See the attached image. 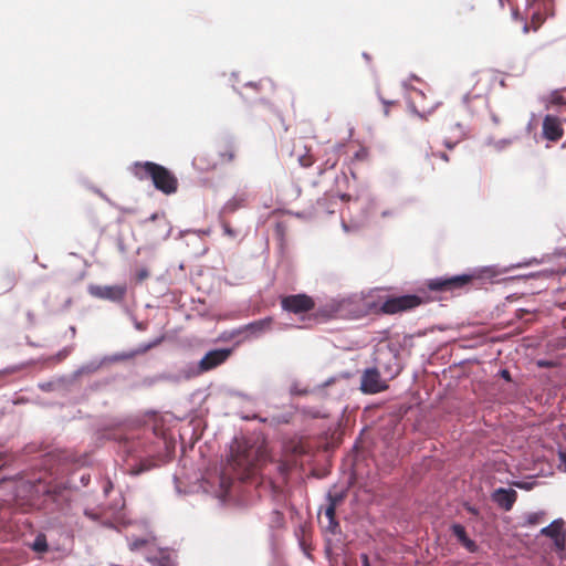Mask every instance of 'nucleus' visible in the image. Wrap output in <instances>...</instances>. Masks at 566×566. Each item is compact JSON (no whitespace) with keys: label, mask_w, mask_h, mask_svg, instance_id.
I'll list each match as a JSON object with an SVG mask.
<instances>
[{"label":"nucleus","mask_w":566,"mask_h":566,"mask_svg":"<svg viewBox=\"0 0 566 566\" xmlns=\"http://www.w3.org/2000/svg\"><path fill=\"white\" fill-rule=\"evenodd\" d=\"M384 103V113L387 116L389 113V106L396 105V102H382Z\"/></svg>","instance_id":"2f4dec72"},{"label":"nucleus","mask_w":566,"mask_h":566,"mask_svg":"<svg viewBox=\"0 0 566 566\" xmlns=\"http://www.w3.org/2000/svg\"><path fill=\"white\" fill-rule=\"evenodd\" d=\"M222 229H223V233L227 237H229V238H235L237 237V231L233 228H231L229 222H223L222 223Z\"/></svg>","instance_id":"c85d7f7f"},{"label":"nucleus","mask_w":566,"mask_h":566,"mask_svg":"<svg viewBox=\"0 0 566 566\" xmlns=\"http://www.w3.org/2000/svg\"><path fill=\"white\" fill-rule=\"evenodd\" d=\"M157 566H176V565H175V563L168 556H163L158 560V565Z\"/></svg>","instance_id":"7c9ffc66"},{"label":"nucleus","mask_w":566,"mask_h":566,"mask_svg":"<svg viewBox=\"0 0 566 566\" xmlns=\"http://www.w3.org/2000/svg\"><path fill=\"white\" fill-rule=\"evenodd\" d=\"M88 292L92 296L112 302H120L124 300L127 287L125 284L118 285H90Z\"/></svg>","instance_id":"0eeeda50"},{"label":"nucleus","mask_w":566,"mask_h":566,"mask_svg":"<svg viewBox=\"0 0 566 566\" xmlns=\"http://www.w3.org/2000/svg\"><path fill=\"white\" fill-rule=\"evenodd\" d=\"M329 504L325 510V515L328 518V530L335 534L338 527V522L336 521V506L343 500L342 495H328Z\"/></svg>","instance_id":"4468645a"},{"label":"nucleus","mask_w":566,"mask_h":566,"mask_svg":"<svg viewBox=\"0 0 566 566\" xmlns=\"http://www.w3.org/2000/svg\"><path fill=\"white\" fill-rule=\"evenodd\" d=\"M256 463V452L244 441L235 440L231 446L229 464L242 474H250Z\"/></svg>","instance_id":"f03ea898"},{"label":"nucleus","mask_w":566,"mask_h":566,"mask_svg":"<svg viewBox=\"0 0 566 566\" xmlns=\"http://www.w3.org/2000/svg\"><path fill=\"white\" fill-rule=\"evenodd\" d=\"M281 307L287 313L302 315L315 308V301L304 293L292 294L281 297Z\"/></svg>","instance_id":"20e7f679"},{"label":"nucleus","mask_w":566,"mask_h":566,"mask_svg":"<svg viewBox=\"0 0 566 566\" xmlns=\"http://www.w3.org/2000/svg\"><path fill=\"white\" fill-rule=\"evenodd\" d=\"M218 154L220 163H231L235 157V148L231 143L224 142L219 146Z\"/></svg>","instance_id":"6ab92c4d"},{"label":"nucleus","mask_w":566,"mask_h":566,"mask_svg":"<svg viewBox=\"0 0 566 566\" xmlns=\"http://www.w3.org/2000/svg\"><path fill=\"white\" fill-rule=\"evenodd\" d=\"M421 304V298L417 295H402L390 297L381 305V311L385 314H396L399 312L408 311Z\"/></svg>","instance_id":"423d86ee"},{"label":"nucleus","mask_w":566,"mask_h":566,"mask_svg":"<svg viewBox=\"0 0 566 566\" xmlns=\"http://www.w3.org/2000/svg\"><path fill=\"white\" fill-rule=\"evenodd\" d=\"M446 146H447L448 148H450V149H451V148H453V147H454V144H451V143L447 142V143H446Z\"/></svg>","instance_id":"58836bf2"},{"label":"nucleus","mask_w":566,"mask_h":566,"mask_svg":"<svg viewBox=\"0 0 566 566\" xmlns=\"http://www.w3.org/2000/svg\"><path fill=\"white\" fill-rule=\"evenodd\" d=\"M476 279L478 276L473 274L436 277L428 280L427 287L433 292L454 293L468 290L469 285Z\"/></svg>","instance_id":"7ed1b4c3"},{"label":"nucleus","mask_w":566,"mask_h":566,"mask_svg":"<svg viewBox=\"0 0 566 566\" xmlns=\"http://www.w3.org/2000/svg\"><path fill=\"white\" fill-rule=\"evenodd\" d=\"M539 366H548L546 363H539Z\"/></svg>","instance_id":"a19ab883"},{"label":"nucleus","mask_w":566,"mask_h":566,"mask_svg":"<svg viewBox=\"0 0 566 566\" xmlns=\"http://www.w3.org/2000/svg\"><path fill=\"white\" fill-rule=\"evenodd\" d=\"M433 157H439L444 161H449V156L446 153H431Z\"/></svg>","instance_id":"473e14b6"},{"label":"nucleus","mask_w":566,"mask_h":566,"mask_svg":"<svg viewBox=\"0 0 566 566\" xmlns=\"http://www.w3.org/2000/svg\"><path fill=\"white\" fill-rule=\"evenodd\" d=\"M148 232L154 233L163 239L169 237L171 227L164 212H156L144 221Z\"/></svg>","instance_id":"6e6552de"},{"label":"nucleus","mask_w":566,"mask_h":566,"mask_svg":"<svg viewBox=\"0 0 566 566\" xmlns=\"http://www.w3.org/2000/svg\"><path fill=\"white\" fill-rule=\"evenodd\" d=\"M272 317H264L244 325L242 329L247 332L250 336L259 337L262 334L269 332L272 328Z\"/></svg>","instance_id":"ddd939ff"},{"label":"nucleus","mask_w":566,"mask_h":566,"mask_svg":"<svg viewBox=\"0 0 566 566\" xmlns=\"http://www.w3.org/2000/svg\"><path fill=\"white\" fill-rule=\"evenodd\" d=\"M128 357H130V355H122L119 357H116V359H124V358H128Z\"/></svg>","instance_id":"ea45409f"},{"label":"nucleus","mask_w":566,"mask_h":566,"mask_svg":"<svg viewBox=\"0 0 566 566\" xmlns=\"http://www.w3.org/2000/svg\"><path fill=\"white\" fill-rule=\"evenodd\" d=\"M338 163V155L335 148L331 150V156L327 157V159L324 163V168L321 169V174L326 169H333Z\"/></svg>","instance_id":"b1692460"},{"label":"nucleus","mask_w":566,"mask_h":566,"mask_svg":"<svg viewBox=\"0 0 566 566\" xmlns=\"http://www.w3.org/2000/svg\"><path fill=\"white\" fill-rule=\"evenodd\" d=\"M501 376H502V378H504V379H505V380H507V381H510V380H511V374H510V371H509V370H506V369L501 370Z\"/></svg>","instance_id":"f704fd0d"},{"label":"nucleus","mask_w":566,"mask_h":566,"mask_svg":"<svg viewBox=\"0 0 566 566\" xmlns=\"http://www.w3.org/2000/svg\"><path fill=\"white\" fill-rule=\"evenodd\" d=\"M149 276V271L146 268L138 269L135 273L137 282H143Z\"/></svg>","instance_id":"cd10ccee"},{"label":"nucleus","mask_w":566,"mask_h":566,"mask_svg":"<svg viewBox=\"0 0 566 566\" xmlns=\"http://www.w3.org/2000/svg\"><path fill=\"white\" fill-rule=\"evenodd\" d=\"M388 389L387 381L381 378L378 368H367L360 377V390L364 394L374 395Z\"/></svg>","instance_id":"39448f33"},{"label":"nucleus","mask_w":566,"mask_h":566,"mask_svg":"<svg viewBox=\"0 0 566 566\" xmlns=\"http://www.w3.org/2000/svg\"><path fill=\"white\" fill-rule=\"evenodd\" d=\"M132 171L139 180H151L154 187L164 195H172L178 190V179L168 168L153 161H137Z\"/></svg>","instance_id":"f257e3e1"},{"label":"nucleus","mask_w":566,"mask_h":566,"mask_svg":"<svg viewBox=\"0 0 566 566\" xmlns=\"http://www.w3.org/2000/svg\"><path fill=\"white\" fill-rule=\"evenodd\" d=\"M292 154L304 168H308L314 164V157L310 154L308 148L305 145H302L301 142L294 145Z\"/></svg>","instance_id":"dca6fc26"},{"label":"nucleus","mask_w":566,"mask_h":566,"mask_svg":"<svg viewBox=\"0 0 566 566\" xmlns=\"http://www.w3.org/2000/svg\"><path fill=\"white\" fill-rule=\"evenodd\" d=\"M492 499L500 507L510 511L517 500V492L513 489L500 488L494 491Z\"/></svg>","instance_id":"f8f14e48"},{"label":"nucleus","mask_w":566,"mask_h":566,"mask_svg":"<svg viewBox=\"0 0 566 566\" xmlns=\"http://www.w3.org/2000/svg\"><path fill=\"white\" fill-rule=\"evenodd\" d=\"M216 161L209 160L206 153H199L193 157V165L203 171L212 170L217 167Z\"/></svg>","instance_id":"aec40b11"},{"label":"nucleus","mask_w":566,"mask_h":566,"mask_svg":"<svg viewBox=\"0 0 566 566\" xmlns=\"http://www.w3.org/2000/svg\"><path fill=\"white\" fill-rule=\"evenodd\" d=\"M285 231H286V227H285V224H284L283 222H277V223L275 224V232H276V234H277L281 239H283V238H284Z\"/></svg>","instance_id":"c756f323"},{"label":"nucleus","mask_w":566,"mask_h":566,"mask_svg":"<svg viewBox=\"0 0 566 566\" xmlns=\"http://www.w3.org/2000/svg\"><path fill=\"white\" fill-rule=\"evenodd\" d=\"M32 549L38 552V553H44L48 551V542H46V537L45 535L43 534H39L33 544H32Z\"/></svg>","instance_id":"5701e85b"},{"label":"nucleus","mask_w":566,"mask_h":566,"mask_svg":"<svg viewBox=\"0 0 566 566\" xmlns=\"http://www.w3.org/2000/svg\"><path fill=\"white\" fill-rule=\"evenodd\" d=\"M360 559H361V566H370L369 558H368L367 554H361Z\"/></svg>","instance_id":"72a5a7b5"},{"label":"nucleus","mask_w":566,"mask_h":566,"mask_svg":"<svg viewBox=\"0 0 566 566\" xmlns=\"http://www.w3.org/2000/svg\"><path fill=\"white\" fill-rule=\"evenodd\" d=\"M247 200V193H237L226 202V205L223 206V211L227 213H233L238 209L245 207Z\"/></svg>","instance_id":"a211bd4d"},{"label":"nucleus","mask_w":566,"mask_h":566,"mask_svg":"<svg viewBox=\"0 0 566 566\" xmlns=\"http://www.w3.org/2000/svg\"><path fill=\"white\" fill-rule=\"evenodd\" d=\"M155 467H157V464L154 460L145 459V460H142L137 465L132 468V474L138 475V474L146 472Z\"/></svg>","instance_id":"412c9836"},{"label":"nucleus","mask_w":566,"mask_h":566,"mask_svg":"<svg viewBox=\"0 0 566 566\" xmlns=\"http://www.w3.org/2000/svg\"><path fill=\"white\" fill-rule=\"evenodd\" d=\"M148 544V541L145 538H135L129 543V547L132 551H137L143 548Z\"/></svg>","instance_id":"bb28decb"},{"label":"nucleus","mask_w":566,"mask_h":566,"mask_svg":"<svg viewBox=\"0 0 566 566\" xmlns=\"http://www.w3.org/2000/svg\"><path fill=\"white\" fill-rule=\"evenodd\" d=\"M548 102L553 106L566 105V98L562 95V93L559 91L552 92L548 97Z\"/></svg>","instance_id":"393cba45"},{"label":"nucleus","mask_w":566,"mask_h":566,"mask_svg":"<svg viewBox=\"0 0 566 566\" xmlns=\"http://www.w3.org/2000/svg\"><path fill=\"white\" fill-rule=\"evenodd\" d=\"M230 355L228 349H213L208 352L199 363V367L202 371H208L216 368L227 360Z\"/></svg>","instance_id":"1a4fd4ad"},{"label":"nucleus","mask_w":566,"mask_h":566,"mask_svg":"<svg viewBox=\"0 0 566 566\" xmlns=\"http://www.w3.org/2000/svg\"><path fill=\"white\" fill-rule=\"evenodd\" d=\"M340 303L331 302L325 304L324 306H321L315 312L314 316L315 318H322L324 321L336 318L339 316L340 312Z\"/></svg>","instance_id":"f3484780"},{"label":"nucleus","mask_w":566,"mask_h":566,"mask_svg":"<svg viewBox=\"0 0 566 566\" xmlns=\"http://www.w3.org/2000/svg\"><path fill=\"white\" fill-rule=\"evenodd\" d=\"M386 371H389V374H390V378H394L395 376H397V375L399 374L400 369H399V368H397L396 370L391 371V370L389 369V366H388V367H386Z\"/></svg>","instance_id":"e433bc0d"},{"label":"nucleus","mask_w":566,"mask_h":566,"mask_svg":"<svg viewBox=\"0 0 566 566\" xmlns=\"http://www.w3.org/2000/svg\"><path fill=\"white\" fill-rule=\"evenodd\" d=\"M564 521L555 520L548 526L541 530V534L554 541L556 548H565V534L563 533Z\"/></svg>","instance_id":"9d476101"},{"label":"nucleus","mask_w":566,"mask_h":566,"mask_svg":"<svg viewBox=\"0 0 566 566\" xmlns=\"http://www.w3.org/2000/svg\"><path fill=\"white\" fill-rule=\"evenodd\" d=\"M451 531L453 535L458 538L459 543L463 547H465L470 553H474L478 551L476 543L468 536L463 525L455 523L451 526Z\"/></svg>","instance_id":"2eb2a0df"},{"label":"nucleus","mask_w":566,"mask_h":566,"mask_svg":"<svg viewBox=\"0 0 566 566\" xmlns=\"http://www.w3.org/2000/svg\"><path fill=\"white\" fill-rule=\"evenodd\" d=\"M340 199L342 200H349V195L344 193V195L340 196Z\"/></svg>","instance_id":"4c0bfd02"},{"label":"nucleus","mask_w":566,"mask_h":566,"mask_svg":"<svg viewBox=\"0 0 566 566\" xmlns=\"http://www.w3.org/2000/svg\"><path fill=\"white\" fill-rule=\"evenodd\" d=\"M544 513L543 512H536V513H531L527 515L526 517V524L527 525H536V524H539L543 518H544Z\"/></svg>","instance_id":"a878e982"},{"label":"nucleus","mask_w":566,"mask_h":566,"mask_svg":"<svg viewBox=\"0 0 566 566\" xmlns=\"http://www.w3.org/2000/svg\"><path fill=\"white\" fill-rule=\"evenodd\" d=\"M263 86V82H259V83H247L245 84V87H254V88H259V87H262Z\"/></svg>","instance_id":"c9c22d12"},{"label":"nucleus","mask_w":566,"mask_h":566,"mask_svg":"<svg viewBox=\"0 0 566 566\" xmlns=\"http://www.w3.org/2000/svg\"><path fill=\"white\" fill-rule=\"evenodd\" d=\"M544 18L541 14V12L535 11L532 13V21L531 24L524 23L523 31L527 33L530 29L532 28L534 31H536L543 23Z\"/></svg>","instance_id":"4be33fe9"},{"label":"nucleus","mask_w":566,"mask_h":566,"mask_svg":"<svg viewBox=\"0 0 566 566\" xmlns=\"http://www.w3.org/2000/svg\"><path fill=\"white\" fill-rule=\"evenodd\" d=\"M563 135L560 120L556 116L546 115L543 120V136L548 140L557 142Z\"/></svg>","instance_id":"9b49d317"}]
</instances>
